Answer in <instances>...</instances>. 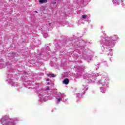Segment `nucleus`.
<instances>
[{
  "label": "nucleus",
  "instance_id": "obj_1",
  "mask_svg": "<svg viewBox=\"0 0 125 125\" xmlns=\"http://www.w3.org/2000/svg\"><path fill=\"white\" fill-rule=\"evenodd\" d=\"M63 83H64L65 84H69V83H70V80H69L68 78L64 79Z\"/></svg>",
  "mask_w": 125,
  "mask_h": 125
},
{
  "label": "nucleus",
  "instance_id": "obj_2",
  "mask_svg": "<svg viewBox=\"0 0 125 125\" xmlns=\"http://www.w3.org/2000/svg\"><path fill=\"white\" fill-rule=\"evenodd\" d=\"M40 3H46L47 2V0H40Z\"/></svg>",
  "mask_w": 125,
  "mask_h": 125
},
{
  "label": "nucleus",
  "instance_id": "obj_3",
  "mask_svg": "<svg viewBox=\"0 0 125 125\" xmlns=\"http://www.w3.org/2000/svg\"><path fill=\"white\" fill-rule=\"evenodd\" d=\"M51 77H52V78H55L56 77V74H52Z\"/></svg>",
  "mask_w": 125,
  "mask_h": 125
},
{
  "label": "nucleus",
  "instance_id": "obj_4",
  "mask_svg": "<svg viewBox=\"0 0 125 125\" xmlns=\"http://www.w3.org/2000/svg\"><path fill=\"white\" fill-rule=\"evenodd\" d=\"M86 15H82V18H83V19H85V18H86Z\"/></svg>",
  "mask_w": 125,
  "mask_h": 125
},
{
  "label": "nucleus",
  "instance_id": "obj_5",
  "mask_svg": "<svg viewBox=\"0 0 125 125\" xmlns=\"http://www.w3.org/2000/svg\"><path fill=\"white\" fill-rule=\"evenodd\" d=\"M48 89H49V86H47V87L46 90H48Z\"/></svg>",
  "mask_w": 125,
  "mask_h": 125
},
{
  "label": "nucleus",
  "instance_id": "obj_6",
  "mask_svg": "<svg viewBox=\"0 0 125 125\" xmlns=\"http://www.w3.org/2000/svg\"><path fill=\"white\" fill-rule=\"evenodd\" d=\"M62 100L61 99H58V101L59 102H60V101H61Z\"/></svg>",
  "mask_w": 125,
  "mask_h": 125
},
{
  "label": "nucleus",
  "instance_id": "obj_7",
  "mask_svg": "<svg viewBox=\"0 0 125 125\" xmlns=\"http://www.w3.org/2000/svg\"><path fill=\"white\" fill-rule=\"evenodd\" d=\"M48 81H49V79H48L46 80L47 82H48Z\"/></svg>",
  "mask_w": 125,
  "mask_h": 125
},
{
  "label": "nucleus",
  "instance_id": "obj_8",
  "mask_svg": "<svg viewBox=\"0 0 125 125\" xmlns=\"http://www.w3.org/2000/svg\"><path fill=\"white\" fill-rule=\"evenodd\" d=\"M47 84H48V85H49V82H48V83H47Z\"/></svg>",
  "mask_w": 125,
  "mask_h": 125
},
{
  "label": "nucleus",
  "instance_id": "obj_9",
  "mask_svg": "<svg viewBox=\"0 0 125 125\" xmlns=\"http://www.w3.org/2000/svg\"><path fill=\"white\" fill-rule=\"evenodd\" d=\"M55 3H56V2H55L54 3V4H55Z\"/></svg>",
  "mask_w": 125,
  "mask_h": 125
},
{
  "label": "nucleus",
  "instance_id": "obj_10",
  "mask_svg": "<svg viewBox=\"0 0 125 125\" xmlns=\"http://www.w3.org/2000/svg\"><path fill=\"white\" fill-rule=\"evenodd\" d=\"M35 12H36V13H38V11H35Z\"/></svg>",
  "mask_w": 125,
  "mask_h": 125
},
{
  "label": "nucleus",
  "instance_id": "obj_11",
  "mask_svg": "<svg viewBox=\"0 0 125 125\" xmlns=\"http://www.w3.org/2000/svg\"><path fill=\"white\" fill-rule=\"evenodd\" d=\"M49 75H50V74H49V75H48V76H49Z\"/></svg>",
  "mask_w": 125,
  "mask_h": 125
}]
</instances>
